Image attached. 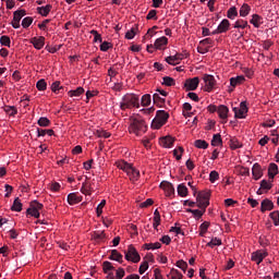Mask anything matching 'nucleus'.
<instances>
[{
	"label": "nucleus",
	"instance_id": "1",
	"mask_svg": "<svg viewBox=\"0 0 279 279\" xmlns=\"http://www.w3.org/2000/svg\"><path fill=\"white\" fill-rule=\"evenodd\" d=\"M129 132L130 134H135V136H141V134L147 132V123H145V120L141 116H136L131 119Z\"/></svg>",
	"mask_w": 279,
	"mask_h": 279
},
{
	"label": "nucleus",
	"instance_id": "2",
	"mask_svg": "<svg viewBox=\"0 0 279 279\" xmlns=\"http://www.w3.org/2000/svg\"><path fill=\"white\" fill-rule=\"evenodd\" d=\"M138 96L131 94V95H125L122 98V101L120 102V108L122 110H128L130 108H141V104L138 102Z\"/></svg>",
	"mask_w": 279,
	"mask_h": 279
},
{
	"label": "nucleus",
	"instance_id": "3",
	"mask_svg": "<svg viewBox=\"0 0 279 279\" xmlns=\"http://www.w3.org/2000/svg\"><path fill=\"white\" fill-rule=\"evenodd\" d=\"M169 119V113L165 110H158L156 112V117L151 121L150 128L153 130H160L165 123H167V120Z\"/></svg>",
	"mask_w": 279,
	"mask_h": 279
},
{
	"label": "nucleus",
	"instance_id": "4",
	"mask_svg": "<svg viewBox=\"0 0 279 279\" xmlns=\"http://www.w3.org/2000/svg\"><path fill=\"white\" fill-rule=\"evenodd\" d=\"M196 203L197 207L201 208V210L206 211V208L210 206V192H198L196 196Z\"/></svg>",
	"mask_w": 279,
	"mask_h": 279
},
{
	"label": "nucleus",
	"instance_id": "5",
	"mask_svg": "<svg viewBox=\"0 0 279 279\" xmlns=\"http://www.w3.org/2000/svg\"><path fill=\"white\" fill-rule=\"evenodd\" d=\"M124 258L131 263H141V254H138V251L132 244L124 251Z\"/></svg>",
	"mask_w": 279,
	"mask_h": 279
},
{
	"label": "nucleus",
	"instance_id": "6",
	"mask_svg": "<svg viewBox=\"0 0 279 279\" xmlns=\"http://www.w3.org/2000/svg\"><path fill=\"white\" fill-rule=\"evenodd\" d=\"M159 186L165 192L166 197H173V195H175V187L173 186V183L162 181Z\"/></svg>",
	"mask_w": 279,
	"mask_h": 279
},
{
	"label": "nucleus",
	"instance_id": "7",
	"mask_svg": "<svg viewBox=\"0 0 279 279\" xmlns=\"http://www.w3.org/2000/svg\"><path fill=\"white\" fill-rule=\"evenodd\" d=\"M233 112L235 119H245V114H247V104L245 101H242L240 104V107L233 108Z\"/></svg>",
	"mask_w": 279,
	"mask_h": 279
},
{
	"label": "nucleus",
	"instance_id": "8",
	"mask_svg": "<svg viewBox=\"0 0 279 279\" xmlns=\"http://www.w3.org/2000/svg\"><path fill=\"white\" fill-rule=\"evenodd\" d=\"M197 86H199V77L195 76L193 78H189L184 83L185 90H197Z\"/></svg>",
	"mask_w": 279,
	"mask_h": 279
},
{
	"label": "nucleus",
	"instance_id": "9",
	"mask_svg": "<svg viewBox=\"0 0 279 279\" xmlns=\"http://www.w3.org/2000/svg\"><path fill=\"white\" fill-rule=\"evenodd\" d=\"M175 143V138H173L171 135H167L165 137L159 138V145L161 147H165L166 149H171Z\"/></svg>",
	"mask_w": 279,
	"mask_h": 279
},
{
	"label": "nucleus",
	"instance_id": "10",
	"mask_svg": "<svg viewBox=\"0 0 279 279\" xmlns=\"http://www.w3.org/2000/svg\"><path fill=\"white\" fill-rule=\"evenodd\" d=\"M204 83L207 86V90L210 92L213 88H215V84H217V81H215V76L210 74H205L204 77Z\"/></svg>",
	"mask_w": 279,
	"mask_h": 279
},
{
	"label": "nucleus",
	"instance_id": "11",
	"mask_svg": "<svg viewBox=\"0 0 279 279\" xmlns=\"http://www.w3.org/2000/svg\"><path fill=\"white\" fill-rule=\"evenodd\" d=\"M252 175L254 180H260V178H263V168L259 166L258 162L253 165Z\"/></svg>",
	"mask_w": 279,
	"mask_h": 279
},
{
	"label": "nucleus",
	"instance_id": "12",
	"mask_svg": "<svg viewBox=\"0 0 279 279\" xmlns=\"http://www.w3.org/2000/svg\"><path fill=\"white\" fill-rule=\"evenodd\" d=\"M31 45H33L35 47V49H43V47H45V37L40 36V37H33L31 39Z\"/></svg>",
	"mask_w": 279,
	"mask_h": 279
},
{
	"label": "nucleus",
	"instance_id": "13",
	"mask_svg": "<svg viewBox=\"0 0 279 279\" xmlns=\"http://www.w3.org/2000/svg\"><path fill=\"white\" fill-rule=\"evenodd\" d=\"M265 256H267L266 253H262L260 251L252 253L251 260L256 263L257 265H260L263 260L265 259Z\"/></svg>",
	"mask_w": 279,
	"mask_h": 279
},
{
	"label": "nucleus",
	"instance_id": "14",
	"mask_svg": "<svg viewBox=\"0 0 279 279\" xmlns=\"http://www.w3.org/2000/svg\"><path fill=\"white\" fill-rule=\"evenodd\" d=\"M82 202V196L77 195L76 193H70L68 195V203L70 206H75V204H80Z\"/></svg>",
	"mask_w": 279,
	"mask_h": 279
},
{
	"label": "nucleus",
	"instance_id": "15",
	"mask_svg": "<svg viewBox=\"0 0 279 279\" xmlns=\"http://www.w3.org/2000/svg\"><path fill=\"white\" fill-rule=\"evenodd\" d=\"M260 210L262 213H266V210H274V202L269 198H265L262 201Z\"/></svg>",
	"mask_w": 279,
	"mask_h": 279
},
{
	"label": "nucleus",
	"instance_id": "16",
	"mask_svg": "<svg viewBox=\"0 0 279 279\" xmlns=\"http://www.w3.org/2000/svg\"><path fill=\"white\" fill-rule=\"evenodd\" d=\"M228 112H230V109H228L226 105H220L218 107V117L222 119V121H226V119H228Z\"/></svg>",
	"mask_w": 279,
	"mask_h": 279
},
{
	"label": "nucleus",
	"instance_id": "17",
	"mask_svg": "<svg viewBox=\"0 0 279 279\" xmlns=\"http://www.w3.org/2000/svg\"><path fill=\"white\" fill-rule=\"evenodd\" d=\"M109 260H116L117 263L123 264V255L119 253V251L112 250Z\"/></svg>",
	"mask_w": 279,
	"mask_h": 279
},
{
	"label": "nucleus",
	"instance_id": "18",
	"mask_svg": "<svg viewBox=\"0 0 279 279\" xmlns=\"http://www.w3.org/2000/svg\"><path fill=\"white\" fill-rule=\"evenodd\" d=\"M245 82V76L240 75L236 77H231L230 78V86H232V88H236V86L243 84Z\"/></svg>",
	"mask_w": 279,
	"mask_h": 279
},
{
	"label": "nucleus",
	"instance_id": "19",
	"mask_svg": "<svg viewBox=\"0 0 279 279\" xmlns=\"http://www.w3.org/2000/svg\"><path fill=\"white\" fill-rule=\"evenodd\" d=\"M116 166L118 167V169H121L122 171H124L125 173H128V171H130L132 163H129L125 160H119L116 162Z\"/></svg>",
	"mask_w": 279,
	"mask_h": 279
},
{
	"label": "nucleus",
	"instance_id": "20",
	"mask_svg": "<svg viewBox=\"0 0 279 279\" xmlns=\"http://www.w3.org/2000/svg\"><path fill=\"white\" fill-rule=\"evenodd\" d=\"M250 23H251L254 27L258 28V27H260V25H263V16H260V15H258V14H253V15H252V19H251V21H250Z\"/></svg>",
	"mask_w": 279,
	"mask_h": 279
},
{
	"label": "nucleus",
	"instance_id": "21",
	"mask_svg": "<svg viewBox=\"0 0 279 279\" xmlns=\"http://www.w3.org/2000/svg\"><path fill=\"white\" fill-rule=\"evenodd\" d=\"M230 29V21L225 19L220 22L218 25V31H220V34H226Z\"/></svg>",
	"mask_w": 279,
	"mask_h": 279
},
{
	"label": "nucleus",
	"instance_id": "22",
	"mask_svg": "<svg viewBox=\"0 0 279 279\" xmlns=\"http://www.w3.org/2000/svg\"><path fill=\"white\" fill-rule=\"evenodd\" d=\"M129 169L130 170H128L126 174L129 175L130 180H138L141 172L134 168V166H131Z\"/></svg>",
	"mask_w": 279,
	"mask_h": 279
},
{
	"label": "nucleus",
	"instance_id": "23",
	"mask_svg": "<svg viewBox=\"0 0 279 279\" xmlns=\"http://www.w3.org/2000/svg\"><path fill=\"white\" fill-rule=\"evenodd\" d=\"M278 175V165L276 163H270L268 167V178L270 180H274Z\"/></svg>",
	"mask_w": 279,
	"mask_h": 279
},
{
	"label": "nucleus",
	"instance_id": "24",
	"mask_svg": "<svg viewBox=\"0 0 279 279\" xmlns=\"http://www.w3.org/2000/svg\"><path fill=\"white\" fill-rule=\"evenodd\" d=\"M51 8H53L51 4H47L46 7H38L37 12L41 16H49V12H51Z\"/></svg>",
	"mask_w": 279,
	"mask_h": 279
},
{
	"label": "nucleus",
	"instance_id": "25",
	"mask_svg": "<svg viewBox=\"0 0 279 279\" xmlns=\"http://www.w3.org/2000/svg\"><path fill=\"white\" fill-rule=\"evenodd\" d=\"M177 192L180 197H186V195H189V187H186L184 183H181L178 185Z\"/></svg>",
	"mask_w": 279,
	"mask_h": 279
},
{
	"label": "nucleus",
	"instance_id": "26",
	"mask_svg": "<svg viewBox=\"0 0 279 279\" xmlns=\"http://www.w3.org/2000/svg\"><path fill=\"white\" fill-rule=\"evenodd\" d=\"M11 210L14 213H21V210H23V203H21V198L16 197L14 199Z\"/></svg>",
	"mask_w": 279,
	"mask_h": 279
},
{
	"label": "nucleus",
	"instance_id": "27",
	"mask_svg": "<svg viewBox=\"0 0 279 279\" xmlns=\"http://www.w3.org/2000/svg\"><path fill=\"white\" fill-rule=\"evenodd\" d=\"M3 110L9 117H16V114H19V110L14 106H4Z\"/></svg>",
	"mask_w": 279,
	"mask_h": 279
},
{
	"label": "nucleus",
	"instance_id": "28",
	"mask_svg": "<svg viewBox=\"0 0 279 279\" xmlns=\"http://www.w3.org/2000/svg\"><path fill=\"white\" fill-rule=\"evenodd\" d=\"M90 191H93V184L84 182L81 187V193H83V195H90Z\"/></svg>",
	"mask_w": 279,
	"mask_h": 279
},
{
	"label": "nucleus",
	"instance_id": "29",
	"mask_svg": "<svg viewBox=\"0 0 279 279\" xmlns=\"http://www.w3.org/2000/svg\"><path fill=\"white\" fill-rule=\"evenodd\" d=\"M223 144V140H221V134H214L211 140L213 147H219V145Z\"/></svg>",
	"mask_w": 279,
	"mask_h": 279
},
{
	"label": "nucleus",
	"instance_id": "30",
	"mask_svg": "<svg viewBox=\"0 0 279 279\" xmlns=\"http://www.w3.org/2000/svg\"><path fill=\"white\" fill-rule=\"evenodd\" d=\"M230 147L231 149H241V147H243V144L239 141V138L232 137L230 140Z\"/></svg>",
	"mask_w": 279,
	"mask_h": 279
},
{
	"label": "nucleus",
	"instance_id": "31",
	"mask_svg": "<svg viewBox=\"0 0 279 279\" xmlns=\"http://www.w3.org/2000/svg\"><path fill=\"white\" fill-rule=\"evenodd\" d=\"M227 16L231 20L234 21V19H236V16H239V11L236 10V7H231L228 12H227Z\"/></svg>",
	"mask_w": 279,
	"mask_h": 279
},
{
	"label": "nucleus",
	"instance_id": "32",
	"mask_svg": "<svg viewBox=\"0 0 279 279\" xmlns=\"http://www.w3.org/2000/svg\"><path fill=\"white\" fill-rule=\"evenodd\" d=\"M194 147H197V149H208V142L204 140H196L194 142Z\"/></svg>",
	"mask_w": 279,
	"mask_h": 279
},
{
	"label": "nucleus",
	"instance_id": "33",
	"mask_svg": "<svg viewBox=\"0 0 279 279\" xmlns=\"http://www.w3.org/2000/svg\"><path fill=\"white\" fill-rule=\"evenodd\" d=\"M51 90L58 95V93H62V90H64V87L60 86V81H56L51 84Z\"/></svg>",
	"mask_w": 279,
	"mask_h": 279
},
{
	"label": "nucleus",
	"instance_id": "34",
	"mask_svg": "<svg viewBox=\"0 0 279 279\" xmlns=\"http://www.w3.org/2000/svg\"><path fill=\"white\" fill-rule=\"evenodd\" d=\"M53 136L54 132L51 129L45 130V129H37V136Z\"/></svg>",
	"mask_w": 279,
	"mask_h": 279
},
{
	"label": "nucleus",
	"instance_id": "35",
	"mask_svg": "<svg viewBox=\"0 0 279 279\" xmlns=\"http://www.w3.org/2000/svg\"><path fill=\"white\" fill-rule=\"evenodd\" d=\"M25 14H27V12L25 10H17L13 13V21L20 22L21 23V19H23V16H25Z\"/></svg>",
	"mask_w": 279,
	"mask_h": 279
},
{
	"label": "nucleus",
	"instance_id": "36",
	"mask_svg": "<svg viewBox=\"0 0 279 279\" xmlns=\"http://www.w3.org/2000/svg\"><path fill=\"white\" fill-rule=\"evenodd\" d=\"M69 97H80V95H84V87H77L76 89H72L68 93Z\"/></svg>",
	"mask_w": 279,
	"mask_h": 279
},
{
	"label": "nucleus",
	"instance_id": "37",
	"mask_svg": "<svg viewBox=\"0 0 279 279\" xmlns=\"http://www.w3.org/2000/svg\"><path fill=\"white\" fill-rule=\"evenodd\" d=\"M102 269L109 276V274H112L110 271H114V266H112V263L110 262H104Z\"/></svg>",
	"mask_w": 279,
	"mask_h": 279
},
{
	"label": "nucleus",
	"instance_id": "38",
	"mask_svg": "<svg viewBox=\"0 0 279 279\" xmlns=\"http://www.w3.org/2000/svg\"><path fill=\"white\" fill-rule=\"evenodd\" d=\"M167 37H160L155 41V49H162L163 45H167Z\"/></svg>",
	"mask_w": 279,
	"mask_h": 279
},
{
	"label": "nucleus",
	"instance_id": "39",
	"mask_svg": "<svg viewBox=\"0 0 279 279\" xmlns=\"http://www.w3.org/2000/svg\"><path fill=\"white\" fill-rule=\"evenodd\" d=\"M210 227V223L208 221L203 222L199 226V236H206V232H208V228Z\"/></svg>",
	"mask_w": 279,
	"mask_h": 279
},
{
	"label": "nucleus",
	"instance_id": "40",
	"mask_svg": "<svg viewBox=\"0 0 279 279\" xmlns=\"http://www.w3.org/2000/svg\"><path fill=\"white\" fill-rule=\"evenodd\" d=\"M37 123L40 128H49V125H51V120L48 118L41 117L39 118Z\"/></svg>",
	"mask_w": 279,
	"mask_h": 279
},
{
	"label": "nucleus",
	"instance_id": "41",
	"mask_svg": "<svg viewBox=\"0 0 279 279\" xmlns=\"http://www.w3.org/2000/svg\"><path fill=\"white\" fill-rule=\"evenodd\" d=\"M270 219L272 220L274 226H279V210H275L269 214Z\"/></svg>",
	"mask_w": 279,
	"mask_h": 279
},
{
	"label": "nucleus",
	"instance_id": "42",
	"mask_svg": "<svg viewBox=\"0 0 279 279\" xmlns=\"http://www.w3.org/2000/svg\"><path fill=\"white\" fill-rule=\"evenodd\" d=\"M162 86H174L175 85V80L170 76H163L162 77Z\"/></svg>",
	"mask_w": 279,
	"mask_h": 279
},
{
	"label": "nucleus",
	"instance_id": "43",
	"mask_svg": "<svg viewBox=\"0 0 279 279\" xmlns=\"http://www.w3.org/2000/svg\"><path fill=\"white\" fill-rule=\"evenodd\" d=\"M26 215H31V217L38 219L40 217V211L36 210L32 205H29V208L26 210Z\"/></svg>",
	"mask_w": 279,
	"mask_h": 279
},
{
	"label": "nucleus",
	"instance_id": "44",
	"mask_svg": "<svg viewBox=\"0 0 279 279\" xmlns=\"http://www.w3.org/2000/svg\"><path fill=\"white\" fill-rule=\"evenodd\" d=\"M233 27L235 29H245V27H247V21H245V20H238L234 23Z\"/></svg>",
	"mask_w": 279,
	"mask_h": 279
},
{
	"label": "nucleus",
	"instance_id": "45",
	"mask_svg": "<svg viewBox=\"0 0 279 279\" xmlns=\"http://www.w3.org/2000/svg\"><path fill=\"white\" fill-rule=\"evenodd\" d=\"M144 247L146 250H160V247H162V244H160V242L146 243V244H144Z\"/></svg>",
	"mask_w": 279,
	"mask_h": 279
},
{
	"label": "nucleus",
	"instance_id": "46",
	"mask_svg": "<svg viewBox=\"0 0 279 279\" xmlns=\"http://www.w3.org/2000/svg\"><path fill=\"white\" fill-rule=\"evenodd\" d=\"M221 244H222L221 239H219V238H213V239L210 240V242L207 243V247H217V246H219V245H221Z\"/></svg>",
	"mask_w": 279,
	"mask_h": 279
},
{
	"label": "nucleus",
	"instance_id": "47",
	"mask_svg": "<svg viewBox=\"0 0 279 279\" xmlns=\"http://www.w3.org/2000/svg\"><path fill=\"white\" fill-rule=\"evenodd\" d=\"M94 134L98 138H110V133L104 130H97Z\"/></svg>",
	"mask_w": 279,
	"mask_h": 279
},
{
	"label": "nucleus",
	"instance_id": "48",
	"mask_svg": "<svg viewBox=\"0 0 279 279\" xmlns=\"http://www.w3.org/2000/svg\"><path fill=\"white\" fill-rule=\"evenodd\" d=\"M11 43L10 36L3 35L0 37V45H2V47H10Z\"/></svg>",
	"mask_w": 279,
	"mask_h": 279
},
{
	"label": "nucleus",
	"instance_id": "49",
	"mask_svg": "<svg viewBox=\"0 0 279 279\" xmlns=\"http://www.w3.org/2000/svg\"><path fill=\"white\" fill-rule=\"evenodd\" d=\"M272 186H274V184H271V182H269L267 180L260 181V189H263V191H271Z\"/></svg>",
	"mask_w": 279,
	"mask_h": 279
},
{
	"label": "nucleus",
	"instance_id": "50",
	"mask_svg": "<svg viewBox=\"0 0 279 279\" xmlns=\"http://www.w3.org/2000/svg\"><path fill=\"white\" fill-rule=\"evenodd\" d=\"M141 104L144 107L149 106V104H151V95L146 94V95L142 96Z\"/></svg>",
	"mask_w": 279,
	"mask_h": 279
},
{
	"label": "nucleus",
	"instance_id": "51",
	"mask_svg": "<svg viewBox=\"0 0 279 279\" xmlns=\"http://www.w3.org/2000/svg\"><path fill=\"white\" fill-rule=\"evenodd\" d=\"M32 23H34V17H31V16L24 17L22 21V27H24V29H27V27H29Z\"/></svg>",
	"mask_w": 279,
	"mask_h": 279
},
{
	"label": "nucleus",
	"instance_id": "52",
	"mask_svg": "<svg viewBox=\"0 0 279 279\" xmlns=\"http://www.w3.org/2000/svg\"><path fill=\"white\" fill-rule=\"evenodd\" d=\"M92 36H94V43H104V39L101 38V34L99 32L93 29L90 31Z\"/></svg>",
	"mask_w": 279,
	"mask_h": 279
},
{
	"label": "nucleus",
	"instance_id": "53",
	"mask_svg": "<svg viewBox=\"0 0 279 279\" xmlns=\"http://www.w3.org/2000/svg\"><path fill=\"white\" fill-rule=\"evenodd\" d=\"M189 213H192V215L194 217H196V219H202V217L204 216V209L199 210V209H190Z\"/></svg>",
	"mask_w": 279,
	"mask_h": 279
},
{
	"label": "nucleus",
	"instance_id": "54",
	"mask_svg": "<svg viewBox=\"0 0 279 279\" xmlns=\"http://www.w3.org/2000/svg\"><path fill=\"white\" fill-rule=\"evenodd\" d=\"M106 206V199H102L100 204L96 208V215L97 217H101V214L104 213V207Z\"/></svg>",
	"mask_w": 279,
	"mask_h": 279
},
{
	"label": "nucleus",
	"instance_id": "55",
	"mask_svg": "<svg viewBox=\"0 0 279 279\" xmlns=\"http://www.w3.org/2000/svg\"><path fill=\"white\" fill-rule=\"evenodd\" d=\"M250 10L251 8L248 4H243L240 9V16H247V14H250Z\"/></svg>",
	"mask_w": 279,
	"mask_h": 279
},
{
	"label": "nucleus",
	"instance_id": "56",
	"mask_svg": "<svg viewBox=\"0 0 279 279\" xmlns=\"http://www.w3.org/2000/svg\"><path fill=\"white\" fill-rule=\"evenodd\" d=\"M36 87L39 90H47V82L45 81V78L39 80L36 84Z\"/></svg>",
	"mask_w": 279,
	"mask_h": 279
},
{
	"label": "nucleus",
	"instance_id": "57",
	"mask_svg": "<svg viewBox=\"0 0 279 279\" xmlns=\"http://www.w3.org/2000/svg\"><path fill=\"white\" fill-rule=\"evenodd\" d=\"M217 180H219V172L213 170L210 173H209V181L215 184V182H217Z\"/></svg>",
	"mask_w": 279,
	"mask_h": 279
},
{
	"label": "nucleus",
	"instance_id": "58",
	"mask_svg": "<svg viewBox=\"0 0 279 279\" xmlns=\"http://www.w3.org/2000/svg\"><path fill=\"white\" fill-rule=\"evenodd\" d=\"M157 14H158V11H156V10H150V11L148 12L147 16H146L147 21H151V20L157 21V20H158Z\"/></svg>",
	"mask_w": 279,
	"mask_h": 279
},
{
	"label": "nucleus",
	"instance_id": "59",
	"mask_svg": "<svg viewBox=\"0 0 279 279\" xmlns=\"http://www.w3.org/2000/svg\"><path fill=\"white\" fill-rule=\"evenodd\" d=\"M125 277V269H123L122 267H119L116 270V279H123Z\"/></svg>",
	"mask_w": 279,
	"mask_h": 279
},
{
	"label": "nucleus",
	"instance_id": "60",
	"mask_svg": "<svg viewBox=\"0 0 279 279\" xmlns=\"http://www.w3.org/2000/svg\"><path fill=\"white\" fill-rule=\"evenodd\" d=\"M108 49H112V44L110 41H101L100 51H108Z\"/></svg>",
	"mask_w": 279,
	"mask_h": 279
},
{
	"label": "nucleus",
	"instance_id": "61",
	"mask_svg": "<svg viewBox=\"0 0 279 279\" xmlns=\"http://www.w3.org/2000/svg\"><path fill=\"white\" fill-rule=\"evenodd\" d=\"M147 269H149V263H148V262H143V263L141 264V266H140V269H138L141 276H143V274H145V271H146Z\"/></svg>",
	"mask_w": 279,
	"mask_h": 279
},
{
	"label": "nucleus",
	"instance_id": "62",
	"mask_svg": "<svg viewBox=\"0 0 279 279\" xmlns=\"http://www.w3.org/2000/svg\"><path fill=\"white\" fill-rule=\"evenodd\" d=\"M136 36V28H131L130 31L126 32L125 38L128 40H132Z\"/></svg>",
	"mask_w": 279,
	"mask_h": 279
},
{
	"label": "nucleus",
	"instance_id": "63",
	"mask_svg": "<svg viewBox=\"0 0 279 279\" xmlns=\"http://www.w3.org/2000/svg\"><path fill=\"white\" fill-rule=\"evenodd\" d=\"M175 267H179V269H182V271H186V267H189V264L184 260H178L175 263Z\"/></svg>",
	"mask_w": 279,
	"mask_h": 279
},
{
	"label": "nucleus",
	"instance_id": "64",
	"mask_svg": "<svg viewBox=\"0 0 279 279\" xmlns=\"http://www.w3.org/2000/svg\"><path fill=\"white\" fill-rule=\"evenodd\" d=\"M154 104H165V98L160 97V94L153 95Z\"/></svg>",
	"mask_w": 279,
	"mask_h": 279
}]
</instances>
